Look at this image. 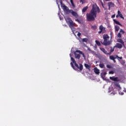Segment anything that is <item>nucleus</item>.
<instances>
[{"label":"nucleus","instance_id":"9","mask_svg":"<svg viewBox=\"0 0 126 126\" xmlns=\"http://www.w3.org/2000/svg\"><path fill=\"white\" fill-rule=\"evenodd\" d=\"M100 51H101V52H103V53L104 54H105V55H111V53H108V52H107V51H106V49H105L103 48H100Z\"/></svg>","mask_w":126,"mask_h":126},{"label":"nucleus","instance_id":"37","mask_svg":"<svg viewBox=\"0 0 126 126\" xmlns=\"http://www.w3.org/2000/svg\"><path fill=\"white\" fill-rule=\"evenodd\" d=\"M101 5L103 8H105V7H104V4L103 3V2H101Z\"/></svg>","mask_w":126,"mask_h":126},{"label":"nucleus","instance_id":"25","mask_svg":"<svg viewBox=\"0 0 126 126\" xmlns=\"http://www.w3.org/2000/svg\"><path fill=\"white\" fill-rule=\"evenodd\" d=\"M110 54H111V53H113V52L115 51V48L110 47Z\"/></svg>","mask_w":126,"mask_h":126},{"label":"nucleus","instance_id":"29","mask_svg":"<svg viewBox=\"0 0 126 126\" xmlns=\"http://www.w3.org/2000/svg\"><path fill=\"white\" fill-rule=\"evenodd\" d=\"M92 29H94V30H96L97 29V26H92Z\"/></svg>","mask_w":126,"mask_h":126},{"label":"nucleus","instance_id":"7","mask_svg":"<svg viewBox=\"0 0 126 126\" xmlns=\"http://www.w3.org/2000/svg\"><path fill=\"white\" fill-rule=\"evenodd\" d=\"M99 30H100L99 32H98V34H103L106 32V30H105V28L103 27L102 25H100L99 26Z\"/></svg>","mask_w":126,"mask_h":126},{"label":"nucleus","instance_id":"40","mask_svg":"<svg viewBox=\"0 0 126 126\" xmlns=\"http://www.w3.org/2000/svg\"><path fill=\"white\" fill-rule=\"evenodd\" d=\"M103 74H104V75H106V74H107V72H104L103 73Z\"/></svg>","mask_w":126,"mask_h":126},{"label":"nucleus","instance_id":"20","mask_svg":"<svg viewBox=\"0 0 126 126\" xmlns=\"http://www.w3.org/2000/svg\"><path fill=\"white\" fill-rule=\"evenodd\" d=\"M114 22L116 23V24H117L118 25H119L120 26L123 27V25L120 23L118 21H117L116 20H114Z\"/></svg>","mask_w":126,"mask_h":126},{"label":"nucleus","instance_id":"14","mask_svg":"<svg viewBox=\"0 0 126 126\" xmlns=\"http://www.w3.org/2000/svg\"><path fill=\"white\" fill-rule=\"evenodd\" d=\"M123 45L120 43H116V47L118 49H122V48H123Z\"/></svg>","mask_w":126,"mask_h":126},{"label":"nucleus","instance_id":"17","mask_svg":"<svg viewBox=\"0 0 126 126\" xmlns=\"http://www.w3.org/2000/svg\"><path fill=\"white\" fill-rule=\"evenodd\" d=\"M76 53H79L80 54V55H82L83 58H85V55H84V53H83V52H82V51H80V50H77Z\"/></svg>","mask_w":126,"mask_h":126},{"label":"nucleus","instance_id":"30","mask_svg":"<svg viewBox=\"0 0 126 126\" xmlns=\"http://www.w3.org/2000/svg\"><path fill=\"white\" fill-rule=\"evenodd\" d=\"M117 37L118 38H122V34H121V32H119L118 35H117Z\"/></svg>","mask_w":126,"mask_h":126},{"label":"nucleus","instance_id":"5","mask_svg":"<svg viewBox=\"0 0 126 126\" xmlns=\"http://www.w3.org/2000/svg\"><path fill=\"white\" fill-rule=\"evenodd\" d=\"M71 61L73 63H74L75 66L78 69H79L81 71H82V69H83V65L82 64H79V65H78V64L76 63V61H75V60L72 57H71Z\"/></svg>","mask_w":126,"mask_h":126},{"label":"nucleus","instance_id":"31","mask_svg":"<svg viewBox=\"0 0 126 126\" xmlns=\"http://www.w3.org/2000/svg\"><path fill=\"white\" fill-rule=\"evenodd\" d=\"M106 67L107 68H113V66H112L111 65H107Z\"/></svg>","mask_w":126,"mask_h":126},{"label":"nucleus","instance_id":"34","mask_svg":"<svg viewBox=\"0 0 126 126\" xmlns=\"http://www.w3.org/2000/svg\"><path fill=\"white\" fill-rule=\"evenodd\" d=\"M114 72H113V71H110L109 72V74H114Z\"/></svg>","mask_w":126,"mask_h":126},{"label":"nucleus","instance_id":"32","mask_svg":"<svg viewBox=\"0 0 126 126\" xmlns=\"http://www.w3.org/2000/svg\"><path fill=\"white\" fill-rule=\"evenodd\" d=\"M85 1H86V0H80V2H82V4L85 3Z\"/></svg>","mask_w":126,"mask_h":126},{"label":"nucleus","instance_id":"46","mask_svg":"<svg viewBox=\"0 0 126 126\" xmlns=\"http://www.w3.org/2000/svg\"><path fill=\"white\" fill-rule=\"evenodd\" d=\"M89 51H91L90 49H88Z\"/></svg>","mask_w":126,"mask_h":126},{"label":"nucleus","instance_id":"15","mask_svg":"<svg viewBox=\"0 0 126 126\" xmlns=\"http://www.w3.org/2000/svg\"><path fill=\"white\" fill-rule=\"evenodd\" d=\"M74 55H75V58L76 59H77L78 60H79V59H80V54H77L76 51L74 52Z\"/></svg>","mask_w":126,"mask_h":126},{"label":"nucleus","instance_id":"26","mask_svg":"<svg viewBox=\"0 0 126 126\" xmlns=\"http://www.w3.org/2000/svg\"><path fill=\"white\" fill-rule=\"evenodd\" d=\"M70 64L72 68H73V69H74L75 70H76V68H75V67H74V65H73V63H72V62L70 63Z\"/></svg>","mask_w":126,"mask_h":126},{"label":"nucleus","instance_id":"28","mask_svg":"<svg viewBox=\"0 0 126 126\" xmlns=\"http://www.w3.org/2000/svg\"><path fill=\"white\" fill-rule=\"evenodd\" d=\"M99 67H100L101 68H104V64H103V63H100V64H99Z\"/></svg>","mask_w":126,"mask_h":126},{"label":"nucleus","instance_id":"44","mask_svg":"<svg viewBox=\"0 0 126 126\" xmlns=\"http://www.w3.org/2000/svg\"><path fill=\"white\" fill-rule=\"evenodd\" d=\"M94 48H95V49H96V48H97V46L95 45V46H94Z\"/></svg>","mask_w":126,"mask_h":126},{"label":"nucleus","instance_id":"13","mask_svg":"<svg viewBox=\"0 0 126 126\" xmlns=\"http://www.w3.org/2000/svg\"><path fill=\"white\" fill-rule=\"evenodd\" d=\"M94 72L95 73V74H99L100 73V70H99L97 67L94 68Z\"/></svg>","mask_w":126,"mask_h":126},{"label":"nucleus","instance_id":"12","mask_svg":"<svg viewBox=\"0 0 126 126\" xmlns=\"http://www.w3.org/2000/svg\"><path fill=\"white\" fill-rule=\"evenodd\" d=\"M108 5L109 9H110L111 7H114V3H113V2H108Z\"/></svg>","mask_w":126,"mask_h":126},{"label":"nucleus","instance_id":"43","mask_svg":"<svg viewBox=\"0 0 126 126\" xmlns=\"http://www.w3.org/2000/svg\"><path fill=\"white\" fill-rule=\"evenodd\" d=\"M111 0H105V1H110Z\"/></svg>","mask_w":126,"mask_h":126},{"label":"nucleus","instance_id":"47","mask_svg":"<svg viewBox=\"0 0 126 126\" xmlns=\"http://www.w3.org/2000/svg\"><path fill=\"white\" fill-rule=\"evenodd\" d=\"M70 57H71V54H70Z\"/></svg>","mask_w":126,"mask_h":126},{"label":"nucleus","instance_id":"16","mask_svg":"<svg viewBox=\"0 0 126 126\" xmlns=\"http://www.w3.org/2000/svg\"><path fill=\"white\" fill-rule=\"evenodd\" d=\"M118 15L119 16V17L121 18H122V19H125V18H124V16H123V14H122V13H121V11H120V10L118 11Z\"/></svg>","mask_w":126,"mask_h":126},{"label":"nucleus","instance_id":"41","mask_svg":"<svg viewBox=\"0 0 126 126\" xmlns=\"http://www.w3.org/2000/svg\"><path fill=\"white\" fill-rule=\"evenodd\" d=\"M120 16L118 15V14H117V15H116V18H118V17H119Z\"/></svg>","mask_w":126,"mask_h":126},{"label":"nucleus","instance_id":"23","mask_svg":"<svg viewBox=\"0 0 126 126\" xmlns=\"http://www.w3.org/2000/svg\"><path fill=\"white\" fill-rule=\"evenodd\" d=\"M116 59H117V60H118L119 61H120V60H123V57H119V56H118V55H116Z\"/></svg>","mask_w":126,"mask_h":126},{"label":"nucleus","instance_id":"4","mask_svg":"<svg viewBox=\"0 0 126 126\" xmlns=\"http://www.w3.org/2000/svg\"><path fill=\"white\" fill-rule=\"evenodd\" d=\"M66 22L68 24V26L71 28V30L72 31H74V29H73V27L76 25V24H75L74 22L71 20L70 18H65Z\"/></svg>","mask_w":126,"mask_h":126},{"label":"nucleus","instance_id":"2","mask_svg":"<svg viewBox=\"0 0 126 126\" xmlns=\"http://www.w3.org/2000/svg\"><path fill=\"white\" fill-rule=\"evenodd\" d=\"M60 3L62 7H63L64 11H65V12H66L67 14H68V13H71L72 15H73V16H74L76 18H78V17H79V15H78V14H77V13H76L72 9L69 10L67 6H65V5L63 3L62 0L60 1Z\"/></svg>","mask_w":126,"mask_h":126},{"label":"nucleus","instance_id":"36","mask_svg":"<svg viewBox=\"0 0 126 126\" xmlns=\"http://www.w3.org/2000/svg\"><path fill=\"white\" fill-rule=\"evenodd\" d=\"M80 35H81V33L80 32H78L77 33V36H79V37H80Z\"/></svg>","mask_w":126,"mask_h":126},{"label":"nucleus","instance_id":"38","mask_svg":"<svg viewBox=\"0 0 126 126\" xmlns=\"http://www.w3.org/2000/svg\"><path fill=\"white\" fill-rule=\"evenodd\" d=\"M116 15L114 14L112 16V18H115Z\"/></svg>","mask_w":126,"mask_h":126},{"label":"nucleus","instance_id":"6","mask_svg":"<svg viewBox=\"0 0 126 126\" xmlns=\"http://www.w3.org/2000/svg\"><path fill=\"white\" fill-rule=\"evenodd\" d=\"M114 85L118 88V90L119 92V94H120V95H124V93L120 92L122 90V87H121V85L119 84V83H115Z\"/></svg>","mask_w":126,"mask_h":126},{"label":"nucleus","instance_id":"45","mask_svg":"<svg viewBox=\"0 0 126 126\" xmlns=\"http://www.w3.org/2000/svg\"><path fill=\"white\" fill-rule=\"evenodd\" d=\"M58 7H60V5L59 4H58Z\"/></svg>","mask_w":126,"mask_h":126},{"label":"nucleus","instance_id":"3","mask_svg":"<svg viewBox=\"0 0 126 126\" xmlns=\"http://www.w3.org/2000/svg\"><path fill=\"white\" fill-rule=\"evenodd\" d=\"M103 38L104 41L103 42H101L102 45H104V46H109V45H111V41L109 40L110 36H109L108 34H104Z\"/></svg>","mask_w":126,"mask_h":126},{"label":"nucleus","instance_id":"39","mask_svg":"<svg viewBox=\"0 0 126 126\" xmlns=\"http://www.w3.org/2000/svg\"><path fill=\"white\" fill-rule=\"evenodd\" d=\"M71 3H73V0H70Z\"/></svg>","mask_w":126,"mask_h":126},{"label":"nucleus","instance_id":"1","mask_svg":"<svg viewBox=\"0 0 126 126\" xmlns=\"http://www.w3.org/2000/svg\"><path fill=\"white\" fill-rule=\"evenodd\" d=\"M97 12L100 13V8L97 5V4H93L92 8L89 13H87V20L91 22L95 21V18L97 17Z\"/></svg>","mask_w":126,"mask_h":126},{"label":"nucleus","instance_id":"27","mask_svg":"<svg viewBox=\"0 0 126 126\" xmlns=\"http://www.w3.org/2000/svg\"><path fill=\"white\" fill-rule=\"evenodd\" d=\"M95 43L97 45V46H101V43L98 40H95Z\"/></svg>","mask_w":126,"mask_h":126},{"label":"nucleus","instance_id":"21","mask_svg":"<svg viewBox=\"0 0 126 126\" xmlns=\"http://www.w3.org/2000/svg\"><path fill=\"white\" fill-rule=\"evenodd\" d=\"M75 21H77V22L79 23V24H81L82 23V20L81 19H75Z\"/></svg>","mask_w":126,"mask_h":126},{"label":"nucleus","instance_id":"22","mask_svg":"<svg viewBox=\"0 0 126 126\" xmlns=\"http://www.w3.org/2000/svg\"><path fill=\"white\" fill-rule=\"evenodd\" d=\"M115 31H116L117 32H118L119 31V30H120V27H119L118 26H115Z\"/></svg>","mask_w":126,"mask_h":126},{"label":"nucleus","instance_id":"42","mask_svg":"<svg viewBox=\"0 0 126 126\" xmlns=\"http://www.w3.org/2000/svg\"><path fill=\"white\" fill-rule=\"evenodd\" d=\"M124 92H126V88L124 89Z\"/></svg>","mask_w":126,"mask_h":126},{"label":"nucleus","instance_id":"10","mask_svg":"<svg viewBox=\"0 0 126 126\" xmlns=\"http://www.w3.org/2000/svg\"><path fill=\"white\" fill-rule=\"evenodd\" d=\"M117 42L118 43H120V44H122L123 46H125V42H124V40H123L122 38H118Z\"/></svg>","mask_w":126,"mask_h":126},{"label":"nucleus","instance_id":"19","mask_svg":"<svg viewBox=\"0 0 126 126\" xmlns=\"http://www.w3.org/2000/svg\"><path fill=\"white\" fill-rule=\"evenodd\" d=\"M85 67H86V68H87L88 69H89V70H90V68H91V65H89L87 63H85Z\"/></svg>","mask_w":126,"mask_h":126},{"label":"nucleus","instance_id":"18","mask_svg":"<svg viewBox=\"0 0 126 126\" xmlns=\"http://www.w3.org/2000/svg\"><path fill=\"white\" fill-rule=\"evenodd\" d=\"M88 9V6H86L84 7L82 10V12H86V11Z\"/></svg>","mask_w":126,"mask_h":126},{"label":"nucleus","instance_id":"8","mask_svg":"<svg viewBox=\"0 0 126 126\" xmlns=\"http://www.w3.org/2000/svg\"><path fill=\"white\" fill-rule=\"evenodd\" d=\"M116 59H117V55H111L109 56V59L111 61H113L114 63H116Z\"/></svg>","mask_w":126,"mask_h":126},{"label":"nucleus","instance_id":"24","mask_svg":"<svg viewBox=\"0 0 126 126\" xmlns=\"http://www.w3.org/2000/svg\"><path fill=\"white\" fill-rule=\"evenodd\" d=\"M82 41L83 42H85V43H87V42H88V38H83L82 39Z\"/></svg>","mask_w":126,"mask_h":126},{"label":"nucleus","instance_id":"11","mask_svg":"<svg viewBox=\"0 0 126 126\" xmlns=\"http://www.w3.org/2000/svg\"><path fill=\"white\" fill-rule=\"evenodd\" d=\"M109 78L110 79H111V80H112L113 81H120V80L118 79L119 78H118V77H110Z\"/></svg>","mask_w":126,"mask_h":126},{"label":"nucleus","instance_id":"33","mask_svg":"<svg viewBox=\"0 0 126 126\" xmlns=\"http://www.w3.org/2000/svg\"><path fill=\"white\" fill-rule=\"evenodd\" d=\"M120 32L122 33V34H125V31L123 29H120Z\"/></svg>","mask_w":126,"mask_h":126},{"label":"nucleus","instance_id":"35","mask_svg":"<svg viewBox=\"0 0 126 126\" xmlns=\"http://www.w3.org/2000/svg\"><path fill=\"white\" fill-rule=\"evenodd\" d=\"M71 5L72 6V7H73L74 8V7H75V5H74V3H72Z\"/></svg>","mask_w":126,"mask_h":126}]
</instances>
